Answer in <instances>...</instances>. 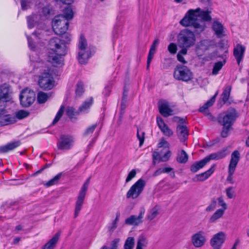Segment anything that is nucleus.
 <instances>
[{
    "instance_id": "obj_1",
    "label": "nucleus",
    "mask_w": 249,
    "mask_h": 249,
    "mask_svg": "<svg viewBox=\"0 0 249 249\" xmlns=\"http://www.w3.org/2000/svg\"><path fill=\"white\" fill-rule=\"evenodd\" d=\"M211 13V11L202 10L199 8L196 10L190 9L180 20V23L185 27H192L195 33L199 34L206 28L204 21H210L212 20Z\"/></svg>"
},
{
    "instance_id": "obj_2",
    "label": "nucleus",
    "mask_w": 249,
    "mask_h": 249,
    "mask_svg": "<svg viewBox=\"0 0 249 249\" xmlns=\"http://www.w3.org/2000/svg\"><path fill=\"white\" fill-rule=\"evenodd\" d=\"M62 39L57 37L51 38L49 42L50 49L53 53H49L48 55V61L54 67H60L63 65V56L67 54V47L65 45L71 40V35L65 33L62 34Z\"/></svg>"
},
{
    "instance_id": "obj_3",
    "label": "nucleus",
    "mask_w": 249,
    "mask_h": 249,
    "mask_svg": "<svg viewBox=\"0 0 249 249\" xmlns=\"http://www.w3.org/2000/svg\"><path fill=\"white\" fill-rule=\"evenodd\" d=\"M236 110L233 107L229 108L218 118V123L223 126L221 136L223 138L228 137L229 131L232 129V125L238 117Z\"/></svg>"
},
{
    "instance_id": "obj_4",
    "label": "nucleus",
    "mask_w": 249,
    "mask_h": 249,
    "mask_svg": "<svg viewBox=\"0 0 249 249\" xmlns=\"http://www.w3.org/2000/svg\"><path fill=\"white\" fill-rule=\"evenodd\" d=\"M192 32L188 29L182 30L178 36V43L180 48H190L195 44L196 37Z\"/></svg>"
},
{
    "instance_id": "obj_5",
    "label": "nucleus",
    "mask_w": 249,
    "mask_h": 249,
    "mask_svg": "<svg viewBox=\"0 0 249 249\" xmlns=\"http://www.w3.org/2000/svg\"><path fill=\"white\" fill-rule=\"evenodd\" d=\"M175 79L184 82H188L193 79V73L186 66L179 64L174 69L173 74Z\"/></svg>"
},
{
    "instance_id": "obj_6",
    "label": "nucleus",
    "mask_w": 249,
    "mask_h": 249,
    "mask_svg": "<svg viewBox=\"0 0 249 249\" xmlns=\"http://www.w3.org/2000/svg\"><path fill=\"white\" fill-rule=\"evenodd\" d=\"M78 55L77 57L79 62L81 64L87 63L90 57V51L88 49V44L83 35H81L78 43Z\"/></svg>"
},
{
    "instance_id": "obj_7",
    "label": "nucleus",
    "mask_w": 249,
    "mask_h": 249,
    "mask_svg": "<svg viewBox=\"0 0 249 249\" xmlns=\"http://www.w3.org/2000/svg\"><path fill=\"white\" fill-rule=\"evenodd\" d=\"M146 185L145 181L142 179L137 181L129 189L126 194L127 198L136 199L142 194Z\"/></svg>"
},
{
    "instance_id": "obj_8",
    "label": "nucleus",
    "mask_w": 249,
    "mask_h": 249,
    "mask_svg": "<svg viewBox=\"0 0 249 249\" xmlns=\"http://www.w3.org/2000/svg\"><path fill=\"white\" fill-rule=\"evenodd\" d=\"M90 178L87 179L85 182L82 187H81L78 196L77 197V201L76 202L75 212H74V218H76L79 214L80 211L81 210L85 197L89 187V184Z\"/></svg>"
},
{
    "instance_id": "obj_9",
    "label": "nucleus",
    "mask_w": 249,
    "mask_h": 249,
    "mask_svg": "<svg viewBox=\"0 0 249 249\" xmlns=\"http://www.w3.org/2000/svg\"><path fill=\"white\" fill-rule=\"evenodd\" d=\"M38 85L43 90H50L54 85L53 78L49 72H44L39 77Z\"/></svg>"
},
{
    "instance_id": "obj_10",
    "label": "nucleus",
    "mask_w": 249,
    "mask_h": 249,
    "mask_svg": "<svg viewBox=\"0 0 249 249\" xmlns=\"http://www.w3.org/2000/svg\"><path fill=\"white\" fill-rule=\"evenodd\" d=\"M36 98L35 93L28 89H23L19 95V99L21 106L23 107H28L35 101Z\"/></svg>"
},
{
    "instance_id": "obj_11",
    "label": "nucleus",
    "mask_w": 249,
    "mask_h": 249,
    "mask_svg": "<svg viewBox=\"0 0 249 249\" xmlns=\"http://www.w3.org/2000/svg\"><path fill=\"white\" fill-rule=\"evenodd\" d=\"M10 86L4 84L0 86V109H4L6 103L11 99Z\"/></svg>"
},
{
    "instance_id": "obj_12",
    "label": "nucleus",
    "mask_w": 249,
    "mask_h": 249,
    "mask_svg": "<svg viewBox=\"0 0 249 249\" xmlns=\"http://www.w3.org/2000/svg\"><path fill=\"white\" fill-rule=\"evenodd\" d=\"M74 142L72 136L69 135H61L57 143V146L59 150H68L71 148Z\"/></svg>"
},
{
    "instance_id": "obj_13",
    "label": "nucleus",
    "mask_w": 249,
    "mask_h": 249,
    "mask_svg": "<svg viewBox=\"0 0 249 249\" xmlns=\"http://www.w3.org/2000/svg\"><path fill=\"white\" fill-rule=\"evenodd\" d=\"M17 122L14 116L7 113L4 109H0V124L1 126L8 125Z\"/></svg>"
},
{
    "instance_id": "obj_14",
    "label": "nucleus",
    "mask_w": 249,
    "mask_h": 249,
    "mask_svg": "<svg viewBox=\"0 0 249 249\" xmlns=\"http://www.w3.org/2000/svg\"><path fill=\"white\" fill-rule=\"evenodd\" d=\"M225 240V234L219 232L215 234L211 239L210 244L213 249H220Z\"/></svg>"
},
{
    "instance_id": "obj_15",
    "label": "nucleus",
    "mask_w": 249,
    "mask_h": 249,
    "mask_svg": "<svg viewBox=\"0 0 249 249\" xmlns=\"http://www.w3.org/2000/svg\"><path fill=\"white\" fill-rule=\"evenodd\" d=\"M193 245L196 248H200L203 246L206 242V238L204 232L199 231L193 234L191 237Z\"/></svg>"
},
{
    "instance_id": "obj_16",
    "label": "nucleus",
    "mask_w": 249,
    "mask_h": 249,
    "mask_svg": "<svg viewBox=\"0 0 249 249\" xmlns=\"http://www.w3.org/2000/svg\"><path fill=\"white\" fill-rule=\"evenodd\" d=\"M144 210L141 209L138 216L132 215L125 220V224L128 225L138 226L142 222Z\"/></svg>"
},
{
    "instance_id": "obj_17",
    "label": "nucleus",
    "mask_w": 249,
    "mask_h": 249,
    "mask_svg": "<svg viewBox=\"0 0 249 249\" xmlns=\"http://www.w3.org/2000/svg\"><path fill=\"white\" fill-rule=\"evenodd\" d=\"M230 154L228 147H224L220 151L215 153H213L207 156L206 158L208 161L211 160H219L226 157Z\"/></svg>"
},
{
    "instance_id": "obj_18",
    "label": "nucleus",
    "mask_w": 249,
    "mask_h": 249,
    "mask_svg": "<svg viewBox=\"0 0 249 249\" xmlns=\"http://www.w3.org/2000/svg\"><path fill=\"white\" fill-rule=\"evenodd\" d=\"M245 47L240 44H237L233 49V55L235 57L238 65L243 60L245 52Z\"/></svg>"
},
{
    "instance_id": "obj_19",
    "label": "nucleus",
    "mask_w": 249,
    "mask_h": 249,
    "mask_svg": "<svg viewBox=\"0 0 249 249\" xmlns=\"http://www.w3.org/2000/svg\"><path fill=\"white\" fill-rule=\"evenodd\" d=\"M157 123L159 127L165 136L170 137L173 135V131L165 124L160 117L157 118Z\"/></svg>"
},
{
    "instance_id": "obj_20",
    "label": "nucleus",
    "mask_w": 249,
    "mask_h": 249,
    "mask_svg": "<svg viewBox=\"0 0 249 249\" xmlns=\"http://www.w3.org/2000/svg\"><path fill=\"white\" fill-rule=\"evenodd\" d=\"M177 135L181 142H185L187 139L189 131L186 126L178 124L177 127Z\"/></svg>"
},
{
    "instance_id": "obj_21",
    "label": "nucleus",
    "mask_w": 249,
    "mask_h": 249,
    "mask_svg": "<svg viewBox=\"0 0 249 249\" xmlns=\"http://www.w3.org/2000/svg\"><path fill=\"white\" fill-rule=\"evenodd\" d=\"M215 165L213 164L211 168L204 173L196 175L193 178L194 181H202L207 179L214 172Z\"/></svg>"
},
{
    "instance_id": "obj_22",
    "label": "nucleus",
    "mask_w": 249,
    "mask_h": 249,
    "mask_svg": "<svg viewBox=\"0 0 249 249\" xmlns=\"http://www.w3.org/2000/svg\"><path fill=\"white\" fill-rule=\"evenodd\" d=\"M171 156V151L168 150L163 156H160L159 152H154L152 155L153 158V163L155 165L156 162V160H159V161L165 162L169 160Z\"/></svg>"
},
{
    "instance_id": "obj_23",
    "label": "nucleus",
    "mask_w": 249,
    "mask_h": 249,
    "mask_svg": "<svg viewBox=\"0 0 249 249\" xmlns=\"http://www.w3.org/2000/svg\"><path fill=\"white\" fill-rule=\"evenodd\" d=\"M212 45V41L209 40H203L199 42L196 48L197 53H201L208 50Z\"/></svg>"
},
{
    "instance_id": "obj_24",
    "label": "nucleus",
    "mask_w": 249,
    "mask_h": 249,
    "mask_svg": "<svg viewBox=\"0 0 249 249\" xmlns=\"http://www.w3.org/2000/svg\"><path fill=\"white\" fill-rule=\"evenodd\" d=\"M240 159V154L238 150H234L231 155V159L229 165V168L235 170L236 166Z\"/></svg>"
},
{
    "instance_id": "obj_25",
    "label": "nucleus",
    "mask_w": 249,
    "mask_h": 249,
    "mask_svg": "<svg viewBox=\"0 0 249 249\" xmlns=\"http://www.w3.org/2000/svg\"><path fill=\"white\" fill-rule=\"evenodd\" d=\"M160 113L164 117H167L173 114V110L167 103H162L159 106Z\"/></svg>"
},
{
    "instance_id": "obj_26",
    "label": "nucleus",
    "mask_w": 249,
    "mask_h": 249,
    "mask_svg": "<svg viewBox=\"0 0 249 249\" xmlns=\"http://www.w3.org/2000/svg\"><path fill=\"white\" fill-rule=\"evenodd\" d=\"M60 235V232H57L52 239L43 246L42 249H54L58 241Z\"/></svg>"
},
{
    "instance_id": "obj_27",
    "label": "nucleus",
    "mask_w": 249,
    "mask_h": 249,
    "mask_svg": "<svg viewBox=\"0 0 249 249\" xmlns=\"http://www.w3.org/2000/svg\"><path fill=\"white\" fill-rule=\"evenodd\" d=\"M212 28L217 37L221 38L224 36V27L220 22L218 21L213 22V23Z\"/></svg>"
},
{
    "instance_id": "obj_28",
    "label": "nucleus",
    "mask_w": 249,
    "mask_h": 249,
    "mask_svg": "<svg viewBox=\"0 0 249 249\" xmlns=\"http://www.w3.org/2000/svg\"><path fill=\"white\" fill-rule=\"evenodd\" d=\"M209 161L206 157L203 160L193 163L190 167V170L193 173H196L202 168Z\"/></svg>"
},
{
    "instance_id": "obj_29",
    "label": "nucleus",
    "mask_w": 249,
    "mask_h": 249,
    "mask_svg": "<svg viewBox=\"0 0 249 249\" xmlns=\"http://www.w3.org/2000/svg\"><path fill=\"white\" fill-rule=\"evenodd\" d=\"M218 94L217 92L209 100H208L202 107L199 109V111L205 114H208V108L213 106L215 101V98Z\"/></svg>"
},
{
    "instance_id": "obj_30",
    "label": "nucleus",
    "mask_w": 249,
    "mask_h": 249,
    "mask_svg": "<svg viewBox=\"0 0 249 249\" xmlns=\"http://www.w3.org/2000/svg\"><path fill=\"white\" fill-rule=\"evenodd\" d=\"M20 142L19 141L9 143L5 145L0 147V153H6L9 151L13 150L20 145Z\"/></svg>"
},
{
    "instance_id": "obj_31",
    "label": "nucleus",
    "mask_w": 249,
    "mask_h": 249,
    "mask_svg": "<svg viewBox=\"0 0 249 249\" xmlns=\"http://www.w3.org/2000/svg\"><path fill=\"white\" fill-rule=\"evenodd\" d=\"M232 87L231 85L226 86L221 95V99L224 104H226L229 99Z\"/></svg>"
},
{
    "instance_id": "obj_32",
    "label": "nucleus",
    "mask_w": 249,
    "mask_h": 249,
    "mask_svg": "<svg viewBox=\"0 0 249 249\" xmlns=\"http://www.w3.org/2000/svg\"><path fill=\"white\" fill-rule=\"evenodd\" d=\"M69 25H58L57 24V25H54L53 27V30L54 33L58 35H62V34L65 33L69 27Z\"/></svg>"
},
{
    "instance_id": "obj_33",
    "label": "nucleus",
    "mask_w": 249,
    "mask_h": 249,
    "mask_svg": "<svg viewBox=\"0 0 249 249\" xmlns=\"http://www.w3.org/2000/svg\"><path fill=\"white\" fill-rule=\"evenodd\" d=\"M69 25V22L63 17V15H58L54 17L52 21V26L54 25Z\"/></svg>"
},
{
    "instance_id": "obj_34",
    "label": "nucleus",
    "mask_w": 249,
    "mask_h": 249,
    "mask_svg": "<svg viewBox=\"0 0 249 249\" xmlns=\"http://www.w3.org/2000/svg\"><path fill=\"white\" fill-rule=\"evenodd\" d=\"M93 99L92 97L86 100L83 104L79 107L78 111L81 112H86L87 110L90 108L92 105Z\"/></svg>"
},
{
    "instance_id": "obj_35",
    "label": "nucleus",
    "mask_w": 249,
    "mask_h": 249,
    "mask_svg": "<svg viewBox=\"0 0 249 249\" xmlns=\"http://www.w3.org/2000/svg\"><path fill=\"white\" fill-rule=\"evenodd\" d=\"M160 207L156 205L149 212L147 217L148 220L151 221L154 219L159 213Z\"/></svg>"
},
{
    "instance_id": "obj_36",
    "label": "nucleus",
    "mask_w": 249,
    "mask_h": 249,
    "mask_svg": "<svg viewBox=\"0 0 249 249\" xmlns=\"http://www.w3.org/2000/svg\"><path fill=\"white\" fill-rule=\"evenodd\" d=\"M148 243L147 238L143 236H141L138 240L136 249H143L147 247Z\"/></svg>"
},
{
    "instance_id": "obj_37",
    "label": "nucleus",
    "mask_w": 249,
    "mask_h": 249,
    "mask_svg": "<svg viewBox=\"0 0 249 249\" xmlns=\"http://www.w3.org/2000/svg\"><path fill=\"white\" fill-rule=\"evenodd\" d=\"M225 211L223 210L218 209L212 215L210 218V222L211 223L215 222L217 219L222 217Z\"/></svg>"
},
{
    "instance_id": "obj_38",
    "label": "nucleus",
    "mask_w": 249,
    "mask_h": 249,
    "mask_svg": "<svg viewBox=\"0 0 249 249\" xmlns=\"http://www.w3.org/2000/svg\"><path fill=\"white\" fill-rule=\"evenodd\" d=\"M188 160V156L184 150H181L180 153L178 155L177 160L180 163H186Z\"/></svg>"
},
{
    "instance_id": "obj_39",
    "label": "nucleus",
    "mask_w": 249,
    "mask_h": 249,
    "mask_svg": "<svg viewBox=\"0 0 249 249\" xmlns=\"http://www.w3.org/2000/svg\"><path fill=\"white\" fill-rule=\"evenodd\" d=\"M226 63V60H224L223 61H218L215 63L213 66L212 74L216 75L219 71L222 68L223 66Z\"/></svg>"
},
{
    "instance_id": "obj_40",
    "label": "nucleus",
    "mask_w": 249,
    "mask_h": 249,
    "mask_svg": "<svg viewBox=\"0 0 249 249\" xmlns=\"http://www.w3.org/2000/svg\"><path fill=\"white\" fill-rule=\"evenodd\" d=\"M42 12L43 15L47 18H49L51 15H53V8L50 5H47L43 7Z\"/></svg>"
},
{
    "instance_id": "obj_41",
    "label": "nucleus",
    "mask_w": 249,
    "mask_h": 249,
    "mask_svg": "<svg viewBox=\"0 0 249 249\" xmlns=\"http://www.w3.org/2000/svg\"><path fill=\"white\" fill-rule=\"evenodd\" d=\"M62 176V173H60L56 175L53 178L48 181L45 186L47 187H50L57 184Z\"/></svg>"
},
{
    "instance_id": "obj_42",
    "label": "nucleus",
    "mask_w": 249,
    "mask_h": 249,
    "mask_svg": "<svg viewBox=\"0 0 249 249\" xmlns=\"http://www.w3.org/2000/svg\"><path fill=\"white\" fill-rule=\"evenodd\" d=\"M67 21L71 20L73 18V11L69 7H66L64 10V14L62 15Z\"/></svg>"
},
{
    "instance_id": "obj_43",
    "label": "nucleus",
    "mask_w": 249,
    "mask_h": 249,
    "mask_svg": "<svg viewBox=\"0 0 249 249\" xmlns=\"http://www.w3.org/2000/svg\"><path fill=\"white\" fill-rule=\"evenodd\" d=\"M48 98L47 93L40 91L37 94V100L38 103L43 104L45 103Z\"/></svg>"
},
{
    "instance_id": "obj_44",
    "label": "nucleus",
    "mask_w": 249,
    "mask_h": 249,
    "mask_svg": "<svg viewBox=\"0 0 249 249\" xmlns=\"http://www.w3.org/2000/svg\"><path fill=\"white\" fill-rule=\"evenodd\" d=\"M134 238L133 237H128L125 241L124 245V249H132L134 246Z\"/></svg>"
},
{
    "instance_id": "obj_45",
    "label": "nucleus",
    "mask_w": 249,
    "mask_h": 249,
    "mask_svg": "<svg viewBox=\"0 0 249 249\" xmlns=\"http://www.w3.org/2000/svg\"><path fill=\"white\" fill-rule=\"evenodd\" d=\"M119 216H120V213H116V216L115 219L112 222L111 224L109 226H108V230L110 232L112 233L115 231V230L117 228V222L119 221Z\"/></svg>"
},
{
    "instance_id": "obj_46",
    "label": "nucleus",
    "mask_w": 249,
    "mask_h": 249,
    "mask_svg": "<svg viewBox=\"0 0 249 249\" xmlns=\"http://www.w3.org/2000/svg\"><path fill=\"white\" fill-rule=\"evenodd\" d=\"M29 114V112L27 111L20 110L16 113V116L15 117L16 120L17 119L21 120L28 116Z\"/></svg>"
},
{
    "instance_id": "obj_47",
    "label": "nucleus",
    "mask_w": 249,
    "mask_h": 249,
    "mask_svg": "<svg viewBox=\"0 0 249 249\" xmlns=\"http://www.w3.org/2000/svg\"><path fill=\"white\" fill-rule=\"evenodd\" d=\"M36 16L35 15L28 16L27 17L28 27L29 28H33L35 25Z\"/></svg>"
},
{
    "instance_id": "obj_48",
    "label": "nucleus",
    "mask_w": 249,
    "mask_h": 249,
    "mask_svg": "<svg viewBox=\"0 0 249 249\" xmlns=\"http://www.w3.org/2000/svg\"><path fill=\"white\" fill-rule=\"evenodd\" d=\"M84 92V85L81 81H79L76 85L75 93L76 96H80Z\"/></svg>"
},
{
    "instance_id": "obj_49",
    "label": "nucleus",
    "mask_w": 249,
    "mask_h": 249,
    "mask_svg": "<svg viewBox=\"0 0 249 249\" xmlns=\"http://www.w3.org/2000/svg\"><path fill=\"white\" fill-rule=\"evenodd\" d=\"M64 111V107L63 106H61L60 109H59L58 111L57 112L52 124H54L57 122H58V121L60 120L61 117H62L63 113Z\"/></svg>"
},
{
    "instance_id": "obj_50",
    "label": "nucleus",
    "mask_w": 249,
    "mask_h": 249,
    "mask_svg": "<svg viewBox=\"0 0 249 249\" xmlns=\"http://www.w3.org/2000/svg\"><path fill=\"white\" fill-rule=\"evenodd\" d=\"M217 205V200L213 198L211 200V203L206 208L205 211L206 212H212L215 209Z\"/></svg>"
},
{
    "instance_id": "obj_51",
    "label": "nucleus",
    "mask_w": 249,
    "mask_h": 249,
    "mask_svg": "<svg viewBox=\"0 0 249 249\" xmlns=\"http://www.w3.org/2000/svg\"><path fill=\"white\" fill-rule=\"evenodd\" d=\"M97 124H95L88 127L84 133V136H88L89 135L92 134L94 131L95 129L97 127Z\"/></svg>"
},
{
    "instance_id": "obj_52",
    "label": "nucleus",
    "mask_w": 249,
    "mask_h": 249,
    "mask_svg": "<svg viewBox=\"0 0 249 249\" xmlns=\"http://www.w3.org/2000/svg\"><path fill=\"white\" fill-rule=\"evenodd\" d=\"M137 137L140 141L139 146H142L144 141V132H142L141 134L140 133L139 129L137 130Z\"/></svg>"
},
{
    "instance_id": "obj_53",
    "label": "nucleus",
    "mask_w": 249,
    "mask_h": 249,
    "mask_svg": "<svg viewBox=\"0 0 249 249\" xmlns=\"http://www.w3.org/2000/svg\"><path fill=\"white\" fill-rule=\"evenodd\" d=\"M217 200L218 201L219 206L222 207V208L220 209L223 210V211H225L227 209V205L225 202V201L223 198V197L222 196L219 197Z\"/></svg>"
},
{
    "instance_id": "obj_54",
    "label": "nucleus",
    "mask_w": 249,
    "mask_h": 249,
    "mask_svg": "<svg viewBox=\"0 0 249 249\" xmlns=\"http://www.w3.org/2000/svg\"><path fill=\"white\" fill-rule=\"evenodd\" d=\"M120 239L119 238H115L113 240L110 244V247L109 249H118Z\"/></svg>"
},
{
    "instance_id": "obj_55",
    "label": "nucleus",
    "mask_w": 249,
    "mask_h": 249,
    "mask_svg": "<svg viewBox=\"0 0 249 249\" xmlns=\"http://www.w3.org/2000/svg\"><path fill=\"white\" fill-rule=\"evenodd\" d=\"M168 51L172 54L176 53L177 51V46L175 43H171L168 47Z\"/></svg>"
},
{
    "instance_id": "obj_56",
    "label": "nucleus",
    "mask_w": 249,
    "mask_h": 249,
    "mask_svg": "<svg viewBox=\"0 0 249 249\" xmlns=\"http://www.w3.org/2000/svg\"><path fill=\"white\" fill-rule=\"evenodd\" d=\"M66 114L70 119H72L75 115L74 109L72 107H68L66 109Z\"/></svg>"
},
{
    "instance_id": "obj_57",
    "label": "nucleus",
    "mask_w": 249,
    "mask_h": 249,
    "mask_svg": "<svg viewBox=\"0 0 249 249\" xmlns=\"http://www.w3.org/2000/svg\"><path fill=\"white\" fill-rule=\"evenodd\" d=\"M136 175V171L135 169H132L128 174V176L125 179L126 182H129L133 178H134Z\"/></svg>"
},
{
    "instance_id": "obj_58",
    "label": "nucleus",
    "mask_w": 249,
    "mask_h": 249,
    "mask_svg": "<svg viewBox=\"0 0 249 249\" xmlns=\"http://www.w3.org/2000/svg\"><path fill=\"white\" fill-rule=\"evenodd\" d=\"M232 190L233 188L232 187H229L226 190V195L229 198H232L234 196V193Z\"/></svg>"
},
{
    "instance_id": "obj_59",
    "label": "nucleus",
    "mask_w": 249,
    "mask_h": 249,
    "mask_svg": "<svg viewBox=\"0 0 249 249\" xmlns=\"http://www.w3.org/2000/svg\"><path fill=\"white\" fill-rule=\"evenodd\" d=\"M154 54H155L154 52L149 51L148 55L147 60V66H146L147 69H149L150 64L151 61L153 58Z\"/></svg>"
},
{
    "instance_id": "obj_60",
    "label": "nucleus",
    "mask_w": 249,
    "mask_h": 249,
    "mask_svg": "<svg viewBox=\"0 0 249 249\" xmlns=\"http://www.w3.org/2000/svg\"><path fill=\"white\" fill-rule=\"evenodd\" d=\"M159 42H160L159 39L157 38V39H155V40L153 42V43L150 47L149 51L154 52L155 53L156 48L157 46H158V45L159 44Z\"/></svg>"
},
{
    "instance_id": "obj_61",
    "label": "nucleus",
    "mask_w": 249,
    "mask_h": 249,
    "mask_svg": "<svg viewBox=\"0 0 249 249\" xmlns=\"http://www.w3.org/2000/svg\"><path fill=\"white\" fill-rule=\"evenodd\" d=\"M234 171H235L234 169L228 168L229 175L227 178V180L231 181V183H233V182H232L231 181L232 180V175L234 174Z\"/></svg>"
},
{
    "instance_id": "obj_62",
    "label": "nucleus",
    "mask_w": 249,
    "mask_h": 249,
    "mask_svg": "<svg viewBox=\"0 0 249 249\" xmlns=\"http://www.w3.org/2000/svg\"><path fill=\"white\" fill-rule=\"evenodd\" d=\"M127 100L122 99L121 104V113L124 112L125 109L126 107Z\"/></svg>"
},
{
    "instance_id": "obj_63",
    "label": "nucleus",
    "mask_w": 249,
    "mask_h": 249,
    "mask_svg": "<svg viewBox=\"0 0 249 249\" xmlns=\"http://www.w3.org/2000/svg\"><path fill=\"white\" fill-rule=\"evenodd\" d=\"M29 2L26 0H21L20 3L21 6V8L23 10H25L27 9L28 4Z\"/></svg>"
},
{
    "instance_id": "obj_64",
    "label": "nucleus",
    "mask_w": 249,
    "mask_h": 249,
    "mask_svg": "<svg viewBox=\"0 0 249 249\" xmlns=\"http://www.w3.org/2000/svg\"><path fill=\"white\" fill-rule=\"evenodd\" d=\"M174 121L175 122H178L180 123L181 124H183L185 123V119L183 118H180L179 117H174Z\"/></svg>"
}]
</instances>
